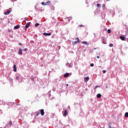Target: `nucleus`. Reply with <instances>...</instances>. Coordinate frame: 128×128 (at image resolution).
Here are the masks:
<instances>
[{
    "mask_svg": "<svg viewBox=\"0 0 128 128\" xmlns=\"http://www.w3.org/2000/svg\"><path fill=\"white\" fill-rule=\"evenodd\" d=\"M30 22H29L27 23L25 26L26 28H30Z\"/></svg>",
    "mask_w": 128,
    "mask_h": 128,
    "instance_id": "f257e3e1",
    "label": "nucleus"
},
{
    "mask_svg": "<svg viewBox=\"0 0 128 128\" xmlns=\"http://www.w3.org/2000/svg\"><path fill=\"white\" fill-rule=\"evenodd\" d=\"M89 80H90V78L88 76H87L84 78V80L85 82H88Z\"/></svg>",
    "mask_w": 128,
    "mask_h": 128,
    "instance_id": "f03ea898",
    "label": "nucleus"
},
{
    "mask_svg": "<svg viewBox=\"0 0 128 128\" xmlns=\"http://www.w3.org/2000/svg\"><path fill=\"white\" fill-rule=\"evenodd\" d=\"M44 36H52V32H49V33H44L43 34Z\"/></svg>",
    "mask_w": 128,
    "mask_h": 128,
    "instance_id": "7ed1b4c3",
    "label": "nucleus"
},
{
    "mask_svg": "<svg viewBox=\"0 0 128 128\" xmlns=\"http://www.w3.org/2000/svg\"><path fill=\"white\" fill-rule=\"evenodd\" d=\"M40 112L41 114V116H44V109L41 110L40 111Z\"/></svg>",
    "mask_w": 128,
    "mask_h": 128,
    "instance_id": "20e7f679",
    "label": "nucleus"
},
{
    "mask_svg": "<svg viewBox=\"0 0 128 128\" xmlns=\"http://www.w3.org/2000/svg\"><path fill=\"white\" fill-rule=\"evenodd\" d=\"M18 54H22V49L20 48L18 50Z\"/></svg>",
    "mask_w": 128,
    "mask_h": 128,
    "instance_id": "39448f33",
    "label": "nucleus"
},
{
    "mask_svg": "<svg viewBox=\"0 0 128 128\" xmlns=\"http://www.w3.org/2000/svg\"><path fill=\"white\" fill-rule=\"evenodd\" d=\"M10 14V10H8L7 12H6L5 13H4V14L6 16L8 15V14Z\"/></svg>",
    "mask_w": 128,
    "mask_h": 128,
    "instance_id": "423d86ee",
    "label": "nucleus"
},
{
    "mask_svg": "<svg viewBox=\"0 0 128 128\" xmlns=\"http://www.w3.org/2000/svg\"><path fill=\"white\" fill-rule=\"evenodd\" d=\"M80 42V40L76 41V42H73L72 44H78Z\"/></svg>",
    "mask_w": 128,
    "mask_h": 128,
    "instance_id": "0eeeda50",
    "label": "nucleus"
},
{
    "mask_svg": "<svg viewBox=\"0 0 128 128\" xmlns=\"http://www.w3.org/2000/svg\"><path fill=\"white\" fill-rule=\"evenodd\" d=\"M13 67L14 72H16V64H14Z\"/></svg>",
    "mask_w": 128,
    "mask_h": 128,
    "instance_id": "6e6552de",
    "label": "nucleus"
},
{
    "mask_svg": "<svg viewBox=\"0 0 128 128\" xmlns=\"http://www.w3.org/2000/svg\"><path fill=\"white\" fill-rule=\"evenodd\" d=\"M68 76H70V74L69 73H66L64 75V78H68Z\"/></svg>",
    "mask_w": 128,
    "mask_h": 128,
    "instance_id": "1a4fd4ad",
    "label": "nucleus"
},
{
    "mask_svg": "<svg viewBox=\"0 0 128 128\" xmlns=\"http://www.w3.org/2000/svg\"><path fill=\"white\" fill-rule=\"evenodd\" d=\"M14 30H18V28H20V26L18 25H17L15 26H14Z\"/></svg>",
    "mask_w": 128,
    "mask_h": 128,
    "instance_id": "9d476101",
    "label": "nucleus"
},
{
    "mask_svg": "<svg viewBox=\"0 0 128 128\" xmlns=\"http://www.w3.org/2000/svg\"><path fill=\"white\" fill-rule=\"evenodd\" d=\"M97 98H102V94H97Z\"/></svg>",
    "mask_w": 128,
    "mask_h": 128,
    "instance_id": "9b49d317",
    "label": "nucleus"
},
{
    "mask_svg": "<svg viewBox=\"0 0 128 128\" xmlns=\"http://www.w3.org/2000/svg\"><path fill=\"white\" fill-rule=\"evenodd\" d=\"M50 4V1L48 0L47 2H46V6H48V4Z\"/></svg>",
    "mask_w": 128,
    "mask_h": 128,
    "instance_id": "f8f14e48",
    "label": "nucleus"
},
{
    "mask_svg": "<svg viewBox=\"0 0 128 128\" xmlns=\"http://www.w3.org/2000/svg\"><path fill=\"white\" fill-rule=\"evenodd\" d=\"M64 116H68V110H64Z\"/></svg>",
    "mask_w": 128,
    "mask_h": 128,
    "instance_id": "ddd939ff",
    "label": "nucleus"
},
{
    "mask_svg": "<svg viewBox=\"0 0 128 128\" xmlns=\"http://www.w3.org/2000/svg\"><path fill=\"white\" fill-rule=\"evenodd\" d=\"M120 38L122 40H124V36H120Z\"/></svg>",
    "mask_w": 128,
    "mask_h": 128,
    "instance_id": "4468645a",
    "label": "nucleus"
},
{
    "mask_svg": "<svg viewBox=\"0 0 128 128\" xmlns=\"http://www.w3.org/2000/svg\"><path fill=\"white\" fill-rule=\"evenodd\" d=\"M102 44H106V40L104 39L102 40Z\"/></svg>",
    "mask_w": 128,
    "mask_h": 128,
    "instance_id": "2eb2a0df",
    "label": "nucleus"
},
{
    "mask_svg": "<svg viewBox=\"0 0 128 128\" xmlns=\"http://www.w3.org/2000/svg\"><path fill=\"white\" fill-rule=\"evenodd\" d=\"M42 6H46V2H42Z\"/></svg>",
    "mask_w": 128,
    "mask_h": 128,
    "instance_id": "dca6fc26",
    "label": "nucleus"
},
{
    "mask_svg": "<svg viewBox=\"0 0 128 128\" xmlns=\"http://www.w3.org/2000/svg\"><path fill=\"white\" fill-rule=\"evenodd\" d=\"M108 128H114L112 126H110V123H108Z\"/></svg>",
    "mask_w": 128,
    "mask_h": 128,
    "instance_id": "f3484780",
    "label": "nucleus"
},
{
    "mask_svg": "<svg viewBox=\"0 0 128 128\" xmlns=\"http://www.w3.org/2000/svg\"><path fill=\"white\" fill-rule=\"evenodd\" d=\"M38 26H40V24H38V23H36L35 24L36 28Z\"/></svg>",
    "mask_w": 128,
    "mask_h": 128,
    "instance_id": "a211bd4d",
    "label": "nucleus"
},
{
    "mask_svg": "<svg viewBox=\"0 0 128 128\" xmlns=\"http://www.w3.org/2000/svg\"><path fill=\"white\" fill-rule=\"evenodd\" d=\"M125 116H126V118H128V112L125 113Z\"/></svg>",
    "mask_w": 128,
    "mask_h": 128,
    "instance_id": "6ab92c4d",
    "label": "nucleus"
},
{
    "mask_svg": "<svg viewBox=\"0 0 128 128\" xmlns=\"http://www.w3.org/2000/svg\"><path fill=\"white\" fill-rule=\"evenodd\" d=\"M9 126H12V122H9Z\"/></svg>",
    "mask_w": 128,
    "mask_h": 128,
    "instance_id": "aec40b11",
    "label": "nucleus"
},
{
    "mask_svg": "<svg viewBox=\"0 0 128 128\" xmlns=\"http://www.w3.org/2000/svg\"><path fill=\"white\" fill-rule=\"evenodd\" d=\"M108 34H110L111 32H112V30H108Z\"/></svg>",
    "mask_w": 128,
    "mask_h": 128,
    "instance_id": "412c9836",
    "label": "nucleus"
},
{
    "mask_svg": "<svg viewBox=\"0 0 128 128\" xmlns=\"http://www.w3.org/2000/svg\"><path fill=\"white\" fill-rule=\"evenodd\" d=\"M16 80H20V77L18 76H16Z\"/></svg>",
    "mask_w": 128,
    "mask_h": 128,
    "instance_id": "4be33fe9",
    "label": "nucleus"
},
{
    "mask_svg": "<svg viewBox=\"0 0 128 128\" xmlns=\"http://www.w3.org/2000/svg\"><path fill=\"white\" fill-rule=\"evenodd\" d=\"M96 6H98V8H100V4H96Z\"/></svg>",
    "mask_w": 128,
    "mask_h": 128,
    "instance_id": "5701e85b",
    "label": "nucleus"
},
{
    "mask_svg": "<svg viewBox=\"0 0 128 128\" xmlns=\"http://www.w3.org/2000/svg\"><path fill=\"white\" fill-rule=\"evenodd\" d=\"M109 46H110V48H112V46H114V44H110Z\"/></svg>",
    "mask_w": 128,
    "mask_h": 128,
    "instance_id": "b1692460",
    "label": "nucleus"
},
{
    "mask_svg": "<svg viewBox=\"0 0 128 128\" xmlns=\"http://www.w3.org/2000/svg\"><path fill=\"white\" fill-rule=\"evenodd\" d=\"M82 43H83L84 44H88V42H82Z\"/></svg>",
    "mask_w": 128,
    "mask_h": 128,
    "instance_id": "393cba45",
    "label": "nucleus"
},
{
    "mask_svg": "<svg viewBox=\"0 0 128 128\" xmlns=\"http://www.w3.org/2000/svg\"><path fill=\"white\" fill-rule=\"evenodd\" d=\"M40 112H38L36 114V116H40Z\"/></svg>",
    "mask_w": 128,
    "mask_h": 128,
    "instance_id": "a878e982",
    "label": "nucleus"
},
{
    "mask_svg": "<svg viewBox=\"0 0 128 128\" xmlns=\"http://www.w3.org/2000/svg\"><path fill=\"white\" fill-rule=\"evenodd\" d=\"M23 50H24V52H26L28 51V48H25Z\"/></svg>",
    "mask_w": 128,
    "mask_h": 128,
    "instance_id": "bb28decb",
    "label": "nucleus"
},
{
    "mask_svg": "<svg viewBox=\"0 0 128 128\" xmlns=\"http://www.w3.org/2000/svg\"><path fill=\"white\" fill-rule=\"evenodd\" d=\"M100 88V86H96L94 88V90H96V88Z\"/></svg>",
    "mask_w": 128,
    "mask_h": 128,
    "instance_id": "cd10ccee",
    "label": "nucleus"
},
{
    "mask_svg": "<svg viewBox=\"0 0 128 128\" xmlns=\"http://www.w3.org/2000/svg\"><path fill=\"white\" fill-rule=\"evenodd\" d=\"M94 66V64H90V66Z\"/></svg>",
    "mask_w": 128,
    "mask_h": 128,
    "instance_id": "c85d7f7f",
    "label": "nucleus"
},
{
    "mask_svg": "<svg viewBox=\"0 0 128 128\" xmlns=\"http://www.w3.org/2000/svg\"><path fill=\"white\" fill-rule=\"evenodd\" d=\"M8 32H12V30H10V29H8Z\"/></svg>",
    "mask_w": 128,
    "mask_h": 128,
    "instance_id": "c756f323",
    "label": "nucleus"
},
{
    "mask_svg": "<svg viewBox=\"0 0 128 128\" xmlns=\"http://www.w3.org/2000/svg\"><path fill=\"white\" fill-rule=\"evenodd\" d=\"M24 20H28V18H24Z\"/></svg>",
    "mask_w": 128,
    "mask_h": 128,
    "instance_id": "7c9ffc66",
    "label": "nucleus"
},
{
    "mask_svg": "<svg viewBox=\"0 0 128 128\" xmlns=\"http://www.w3.org/2000/svg\"><path fill=\"white\" fill-rule=\"evenodd\" d=\"M103 72L104 74H106V70H104Z\"/></svg>",
    "mask_w": 128,
    "mask_h": 128,
    "instance_id": "2f4dec72",
    "label": "nucleus"
},
{
    "mask_svg": "<svg viewBox=\"0 0 128 128\" xmlns=\"http://www.w3.org/2000/svg\"><path fill=\"white\" fill-rule=\"evenodd\" d=\"M18 45H19V46H22V44H21V43H19V44H18Z\"/></svg>",
    "mask_w": 128,
    "mask_h": 128,
    "instance_id": "473e14b6",
    "label": "nucleus"
},
{
    "mask_svg": "<svg viewBox=\"0 0 128 128\" xmlns=\"http://www.w3.org/2000/svg\"><path fill=\"white\" fill-rule=\"evenodd\" d=\"M96 58H100V56H97Z\"/></svg>",
    "mask_w": 128,
    "mask_h": 128,
    "instance_id": "72a5a7b5",
    "label": "nucleus"
},
{
    "mask_svg": "<svg viewBox=\"0 0 128 128\" xmlns=\"http://www.w3.org/2000/svg\"><path fill=\"white\" fill-rule=\"evenodd\" d=\"M76 40H79V42H80V39L78 38H76Z\"/></svg>",
    "mask_w": 128,
    "mask_h": 128,
    "instance_id": "f704fd0d",
    "label": "nucleus"
},
{
    "mask_svg": "<svg viewBox=\"0 0 128 128\" xmlns=\"http://www.w3.org/2000/svg\"><path fill=\"white\" fill-rule=\"evenodd\" d=\"M66 86H68V84H66Z\"/></svg>",
    "mask_w": 128,
    "mask_h": 128,
    "instance_id": "c9c22d12",
    "label": "nucleus"
},
{
    "mask_svg": "<svg viewBox=\"0 0 128 128\" xmlns=\"http://www.w3.org/2000/svg\"><path fill=\"white\" fill-rule=\"evenodd\" d=\"M100 68H102V66H100Z\"/></svg>",
    "mask_w": 128,
    "mask_h": 128,
    "instance_id": "e433bc0d",
    "label": "nucleus"
},
{
    "mask_svg": "<svg viewBox=\"0 0 128 128\" xmlns=\"http://www.w3.org/2000/svg\"><path fill=\"white\" fill-rule=\"evenodd\" d=\"M106 88H108V86H106Z\"/></svg>",
    "mask_w": 128,
    "mask_h": 128,
    "instance_id": "4c0bfd02",
    "label": "nucleus"
},
{
    "mask_svg": "<svg viewBox=\"0 0 128 128\" xmlns=\"http://www.w3.org/2000/svg\"><path fill=\"white\" fill-rule=\"evenodd\" d=\"M68 22H70V20H68Z\"/></svg>",
    "mask_w": 128,
    "mask_h": 128,
    "instance_id": "58836bf2",
    "label": "nucleus"
}]
</instances>
